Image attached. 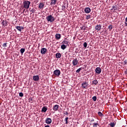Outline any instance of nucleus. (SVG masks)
Returning a JSON list of instances; mask_svg holds the SVG:
<instances>
[{
    "label": "nucleus",
    "mask_w": 127,
    "mask_h": 127,
    "mask_svg": "<svg viewBox=\"0 0 127 127\" xmlns=\"http://www.w3.org/2000/svg\"><path fill=\"white\" fill-rule=\"evenodd\" d=\"M30 1H24L23 3V7L24 8H26V9H28L29 8V5H30Z\"/></svg>",
    "instance_id": "nucleus-1"
},
{
    "label": "nucleus",
    "mask_w": 127,
    "mask_h": 127,
    "mask_svg": "<svg viewBox=\"0 0 127 127\" xmlns=\"http://www.w3.org/2000/svg\"><path fill=\"white\" fill-rule=\"evenodd\" d=\"M46 19L47 21L50 22H53V21H55V18H54V17L52 16L51 15L47 16Z\"/></svg>",
    "instance_id": "nucleus-2"
},
{
    "label": "nucleus",
    "mask_w": 127,
    "mask_h": 127,
    "mask_svg": "<svg viewBox=\"0 0 127 127\" xmlns=\"http://www.w3.org/2000/svg\"><path fill=\"white\" fill-rule=\"evenodd\" d=\"M53 74L57 77H59L61 75V71L59 69H57L54 71Z\"/></svg>",
    "instance_id": "nucleus-3"
},
{
    "label": "nucleus",
    "mask_w": 127,
    "mask_h": 127,
    "mask_svg": "<svg viewBox=\"0 0 127 127\" xmlns=\"http://www.w3.org/2000/svg\"><path fill=\"white\" fill-rule=\"evenodd\" d=\"M88 86H89V84L87 81L83 82L81 84V87L83 89H88Z\"/></svg>",
    "instance_id": "nucleus-4"
},
{
    "label": "nucleus",
    "mask_w": 127,
    "mask_h": 127,
    "mask_svg": "<svg viewBox=\"0 0 127 127\" xmlns=\"http://www.w3.org/2000/svg\"><path fill=\"white\" fill-rule=\"evenodd\" d=\"M78 63H79V61L77 60V58L74 59L72 61V64L73 66H76V65H78Z\"/></svg>",
    "instance_id": "nucleus-5"
},
{
    "label": "nucleus",
    "mask_w": 127,
    "mask_h": 127,
    "mask_svg": "<svg viewBox=\"0 0 127 127\" xmlns=\"http://www.w3.org/2000/svg\"><path fill=\"white\" fill-rule=\"evenodd\" d=\"M95 72L96 73H97V74H101V72H102V69L99 67H96L95 69Z\"/></svg>",
    "instance_id": "nucleus-6"
},
{
    "label": "nucleus",
    "mask_w": 127,
    "mask_h": 127,
    "mask_svg": "<svg viewBox=\"0 0 127 127\" xmlns=\"http://www.w3.org/2000/svg\"><path fill=\"white\" fill-rule=\"evenodd\" d=\"M45 123L48 125H50V124L52 123V120H51L50 118H47L46 119Z\"/></svg>",
    "instance_id": "nucleus-7"
},
{
    "label": "nucleus",
    "mask_w": 127,
    "mask_h": 127,
    "mask_svg": "<svg viewBox=\"0 0 127 127\" xmlns=\"http://www.w3.org/2000/svg\"><path fill=\"white\" fill-rule=\"evenodd\" d=\"M47 52V49L45 48H43L41 49V54H45Z\"/></svg>",
    "instance_id": "nucleus-8"
},
{
    "label": "nucleus",
    "mask_w": 127,
    "mask_h": 127,
    "mask_svg": "<svg viewBox=\"0 0 127 127\" xmlns=\"http://www.w3.org/2000/svg\"><path fill=\"white\" fill-rule=\"evenodd\" d=\"M84 11L85 13H90L91 12V8L90 7H85Z\"/></svg>",
    "instance_id": "nucleus-9"
},
{
    "label": "nucleus",
    "mask_w": 127,
    "mask_h": 127,
    "mask_svg": "<svg viewBox=\"0 0 127 127\" xmlns=\"http://www.w3.org/2000/svg\"><path fill=\"white\" fill-rule=\"evenodd\" d=\"M58 109H59V105H56L53 108V111H55V112H57V111H58Z\"/></svg>",
    "instance_id": "nucleus-10"
},
{
    "label": "nucleus",
    "mask_w": 127,
    "mask_h": 127,
    "mask_svg": "<svg viewBox=\"0 0 127 127\" xmlns=\"http://www.w3.org/2000/svg\"><path fill=\"white\" fill-rule=\"evenodd\" d=\"M33 79L34 81H37L39 80V75H34L33 76Z\"/></svg>",
    "instance_id": "nucleus-11"
},
{
    "label": "nucleus",
    "mask_w": 127,
    "mask_h": 127,
    "mask_svg": "<svg viewBox=\"0 0 127 127\" xmlns=\"http://www.w3.org/2000/svg\"><path fill=\"white\" fill-rule=\"evenodd\" d=\"M102 28V25L101 24H99V25H97L96 26H95V29L96 30H101Z\"/></svg>",
    "instance_id": "nucleus-12"
},
{
    "label": "nucleus",
    "mask_w": 127,
    "mask_h": 127,
    "mask_svg": "<svg viewBox=\"0 0 127 127\" xmlns=\"http://www.w3.org/2000/svg\"><path fill=\"white\" fill-rule=\"evenodd\" d=\"M55 38L57 40H59L60 38H61V34H56L55 35Z\"/></svg>",
    "instance_id": "nucleus-13"
},
{
    "label": "nucleus",
    "mask_w": 127,
    "mask_h": 127,
    "mask_svg": "<svg viewBox=\"0 0 127 127\" xmlns=\"http://www.w3.org/2000/svg\"><path fill=\"white\" fill-rule=\"evenodd\" d=\"M98 83H99V82L98 81V80H97V79H95V80H94L92 81V83H91V85H92V86H94V85H98Z\"/></svg>",
    "instance_id": "nucleus-14"
},
{
    "label": "nucleus",
    "mask_w": 127,
    "mask_h": 127,
    "mask_svg": "<svg viewBox=\"0 0 127 127\" xmlns=\"http://www.w3.org/2000/svg\"><path fill=\"white\" fill-rule=\"evenodd\" d=\"M47 111V107L46 106H44L41 110L42 113H46Z\"/></svg>",
    "instance_id": "nucleus-15"
},
{
    "label": "nucleus",
    "mask_w": 127,
    "mask_h": 127,
    "mask_svg": "<svg viewBox=\"0 0 127 127\" xmlns=\"http://www.w3.org/2000/svg\"><path fill=\"white\" fill-rule=\"evenodd\" d=\"M39 8H40V9H43V8H44V3H40L39 4Z\"/></svg>",
    "instance_id": "nucleus-16"
},
{
    "label": "nucleus",
    "mask_w": 127,
    "mask_h": 127,
    "mask_svg": "<svg viewBox=\"0 0 127 127\" xmlns=\"http://www.w3.org/2000/svg\"><path fill=\"white\" fill-rule=\"evenodd\" d=\"M1 24H2L3 26H7V21L3 20L1 22Z\"/></svg>",
    "instance_id": "nucleus-17"
},
{
    "label": "nucleus",
    "mask_w": 127,
    "mask_h": 127,
    "mask_svg": "<svg viewBox=\"0 0 127 127\" xmlns=\"http://www.w3.org/2000/svg\"><path fill=\"white\" fill-rule=\"evenodd\" d=\"M16 29L18 30V31H20V32H21V30L23 29V27H20L19 26H17L16 27Z\"/></svg>",
    "instance_id": "nucleus-18"
},
{
    "label": "nucleus",
    "mask_w": 127,
    "mask_h": 127,
    "mask_svg": "<svg viewBox=\"0 0 127 127\" xmlns=\"http://www.w3.org/2000/svg\"><path fill=\"white\" fill-rule=\"evenodd\" d=\"M56 57L58 59L61 58V54H60V53H57L56 54Z\"/></svg>",
    "instance_id": "nucleus-19"
},
{
    "label": "nucleus",
    "mask_w": 127,
    "mask_h": 127,
    "mask_svg": "<svg viewBox=\"0 0 127 127\" xmlns=\"http://www.w3.org/2000/svg\"><path fill=\"white\" fill-rule=\"evenodd\" d=\"M69 43V42L66 41V40H64V41H63L62 42V44H66L67 45H68V44Z\"/></svg>",
    "instance_id": "nucleus-20"
},
{
    "label": "nucleus",
    "mask_w": 127,
    "mask_h": 127,
    "mask_svg": "<svg viewBox=\"0 0 127 127\" xmlns=\"http://www.w3.org/2000/svg\"><path fill=\"white\" fill-rule=\"evenodd\" d=\"M61 49H63V50H65V49H66V46L63 44L61 46Z\"/></svg>",
    "instance_id": "nucleus-21"
},
{
    "label": "nucleus",
    "mask_w": 127,
    "mask_h": 127,
    "mask_svg": "<svg viewBox=\"0 0 127 127\" xmlns=\"http://www.w3.org/2000/svg\"><path fill=\"white\" fill-rule=\"evenodd\" d=\"M56 4V0H52V1L51 2V5H52L53 4Z\"/></svg>",
    "instance_id": "nucleus-22"
},
{
    "label": "nucleus",
    "mask_w": 127,
    "mask_h": 127,
    "mask_svg": "<svg viewBox=\"0 0 127 127\" xmlns=\"http://www.w3.org/2000/svg\"><path fill=\"white\" fill-rule=\"evenodd\" d=\"M117 5H114V6H112V10H113V9L114 10H117V9H118V8H117Z\"/></svg>",
    "instance_id": "nucleus-23"
},
{
    "label": "nucleus",
    "mask_w": 127,
    "mask_h": 127,
    "mask_svg": "<svg viewBox=\"0 0 127 127\" xmlns=\"http://www.w3.org/2000/svg\"><path fill=\"white\" fill-rule=\"evenodd\" d=\"M98 115L99 117H104V115L103 114V113H102V112H98Z\"/></svg>",
    "instance_id": "nucleus-24"
},
{
    "label": "nucleus",
    "mask_w": 127,
    "mask_h": 127,
    "mask_svg": "<svg viewBox=\"0 0 127 127\" xmlns=\"http://www.w3.org/2000/svg\"><path fill=\"white\" fill-rule=\"evenodd\" d=\"M24 51H25V49L24 48H22L20 49V53L22 54H23V53H24Z\"/></svg>",
    "instance_id": "nucleus-25"
},
{
    "label": "nucleus",
    "mask_w": 127,
    "mask_h": 127,
    "mask_svg": "<svg viewBox=\"0 0 127 127\" xmlns=\"http://www.w3.org/2000/svg\"><path fill=\"white\" fill-rule=\"evenodd\" d=\"M93 127H97L98 126H99L100 125H99V123H93Z\"/></svg>",
    "instance_id": "nucleus-26"
},
{
    "label": "nucleus",
    "mask_w": 127,
    "mask_h": 127,
    "mask_svg": "<svg viewBox=\"0 0 127 127\" xmlns=\"http://www.w3.org/2000/svg\"><path fill=\"white\" fill-rule=\"evenodd\" d=\"M110 126L111 127H115V126H116V124L115 123H111L110 124Z\"/></svg>",
    "instance_id": "nucleus-27"
},
{
    "label": "nucleus",
    "mask_w": 127,
    "mask_h": 127,
    "mask_svg": "<svg viewBox=\"0 0 127 127\" xmlns=\"http://www.w3.org/2000/svg\"><path fill=\"white\" fill-rule=\"evenodd\" d=\"M68 120H69V118L68 117L65 118L64 119L66 125L68 124Z\"/></svg>",
    "instance_id": "nucleus-28"
},
{
    "label": "nucleus",
    "mask_w": 127,
    "mask_h": 127,
    "mask_svg": "<svg viewBox=\"0 0 127 127\" xmlns=\"http://www.w3.org/2000/svg\"><path fill=\"white\" fill-rule=\"evenodd\" d=\"M108 28H109V29L110 30V31H111V30H112V29H113V25H110L108 26Z\"/></svg>",
    "instance_id": "nucleus-29"
},
{
    "label": "nucleus",
    "mask_w": 127,
    "mask_h": 127,
    "mask_svg": "<svg viewBox=\"0 0 127 127\" xmlns=\"http://www.w3.org/2000/svg\"><path fill=\"white\" fill-rule=\"evenodd\" d=\"M92 100H93L94 102H96V101H97V96H93Z\"/></svg>",
    "instance_id": "nucleus-30"
},
{
    "label": "nucleus",
    "mask_w": 127,
    "mask_h": 127,
    "mask_svg": "<svg viewBox=\"0 0 127 127\" xmlns=\"http://www.w3.org/2000/svg\"><path fill=\"white\" fill-rule=\"evenodd\" d=\"M90 18H91V15H88L86 16V19L88 20L90 19Z\"/></svg>",
    "instance_id": "nucleus-31"
},
{
    "label": "nucleus",
    "mask_w": 127,
    "mask_h": 127,
    "mask_svg": "<svg viewBox=\"0 0 127 127\" xmlns=\"http://www.w3.org/2000/svg\"><path fill=\"white\" fill-rule=\"evenodd\" d=\"M82 70V68H79L77 70H76V73H80V71Z\"/></svg>",
    "instance_id": "nucleus-32"
},
{
    "label": "nucleus",
    "mask_w": 127,
    "mask_h": 127,
    "mask_svg": "<svg viewBox=\"0 0 127 127\" xmlns=\"http://www.w3.org/2000/svg\"><path fill=\"white\" fill-rule=\"evenodd\" d=\"M88 44H87V43L84 42L83 44V46L85 48H87V46Z\"/></svg>",
    "instance_id": "nucleus-33"
},
{
    "label": "nucleus",
    "mask_w": 127,
    "mask_h": 127,
    "mask_svg": "<svg viewBox=\"0 0 127 127\" xmlns=\"http://www.w3.org/2000/svg\"><path fill=\"white\" fill-rule=\"evenodd\" d=\"M7 43H5L2 44V47H6L7 46L6 45Z\"/></svg>",
    "instance_id": "nucleus-34"
},
{
    "label": "nucleus",
    "mask_w": 127,
    "mask_h": 127,
    "mask_svg": "<svg viewBox=\"0 0 127 127\" xmlns=\"http://www.w3.org/2000/svg\"><path fill=\"white\" fill-rule=\"evenodd\" d=\"M30 11L32 12V13H34L35 11H36V10L34 9H32L31 10H30Z\"/></svg>",
    "instance_id": "nucleus-35"
},
{
    "label": "nucleus",
    "mask_w": 127,
    "mask_h": 127,
    "mask_svg": "<svg viewBox=\"0 0 127 127\" xmlns=\"http://www.w3.org/2000/svg\"><path fill=\"white\" fill-rule=\"evenodd\" d=\"M19 97H23V93L22 92H20L19 94Z\"/></svg>",
    "instance_id": "nucleus-36"
},
{
    "label": "nucleus",
    "mask_w": 127,
    "mask_h": 127,
    "mask_svg": "<svg viewBox=\"0 0 127 127\" xmlns=\"http://www.w3.org/2000/svg\"><path fill=\"white\" fill-rule=\"evenodd\" d=\"M126 64H127V60H125L124 61V65H126Z\"/></svg>",
    "instance_id": "nucleus-37"
},
{
    "label": "nucleus",
    "mask_w": 127,
    "mask_h": 127,
    "mask_svg": "<svg viewBox=\"0 0 127 127\" xmlns=\"http://www.w3.org/2000/svg\"><path fill=\"white\" fill-rule=\"evenodd\" d=\"M65 8H66V7L64 5L62 6L63 9H65Z\"/></svg>",
    "instance_id": "nucleus-38"
},
{
    "label": "nucleus",
    "mask_w": 127,
    "mask_h": 127,
    "mask_svg": "<svg viewBox=\"0 0 127 127\" xmlns=\"http://www.w3.org/2000/svg\"><path fill=\"white\" fill-rule=\"evenodd\" d=\"M64 115H69V113H68V112H65V113H64Z\"/></svg>",
    "instance_id": "nucleus-39"
},
{
    "label": "nucleus",
    "mask_w": 127,
    "mask_h": 127,
    "mask_svg": "<svg viewBox=\"0 0 127 127\" xmlns=\"http://www.w3.org/2000/svg\"><path fill=\"white\" fill-rule=\"evenodd\" d=\"M125 26H127V22L125 21Z\"/></svg>",
    "instance_id": "nucleus-40"
},
{
    "label": "nucleus",
    "mask_w": 127,
    "mask_h": 127,
    "mask_svg": "<svg viewBox=\"0 0 127 127\" xmlns=\"http://www.w3.org/2000/svg\"><path fill=\"white\" fill-rule=\"evenodd\" d=\"M45 127H50V126L49 125H47V126H45Z\"/></svg>",
    "instance_id": "nucleus-41"
},
{
    "label": "nucleus",
    "mask_w": 127,
    "mask_h": 127,
    "mask_svg": "<svg viewBox=\"0 0 127 127\" xmlns=\"http://www.w3.org/2000/svg\"><path fill=\"white\" fill-rule=\"evenodd\" d=\"M38 0H35V2H38Z\"/></svg>",
    "instance_id": "nucleus-42"
},
{
    "label": "nucleus",
    "mask_w": 127,
    "mask_h": 127,
    "mask_svg": "<svg viewBox=\"0 0 127 127\" xmlns=\"http://www.w3.org/2000/svg\"><path fill=\"white\" fill-rule=\"evenodd\" d=\"M94 119H91V120L90 121V122H94Z\"/></svg>",
    "instance_id": "nucleus-43"
},
{
    "label": "nucleus",
    "mask_w": 127,
    "mask_h": 127,
    "mask_svg": "<svg viewBox=\"0 0 127 127\" xmlns=\"http://www.w3.org/2000/svg\"><path fill=\"white\" fill-rule=\"evenodd\" d=\"M125 74H126V75H127V70L125 71Z\"/></svg>",
    "instance_id": "nucleus-44"
},
{
    "label": "nucleus",
    "mask_w": 127,
    "mask_h": 127,
    "mask_svg": "<svg viewBox=\"0 0 127 127\" xmlns=\"http://www.w3.org/2000/svg\"><path fill=\"white\" fill-rule=\"evenodd\" d=\"M25 11V9H24L23 10V12H24V11Z\"/></svg>",
    "instance_id": "nucleus-45"
},
{
    "label": "nucleus",
    "mask_w": 127,
    "mask_h": 127,
    "mask_svg": "<svg viewBox=\"0 0 127 127\" xmlns=\"http://www.w3.org/2000/svg\"><path fill=\"white\" fill-rule=\"evenodd\" d=\"M126 71H127V69H126Z\"/></svg>",
    "instance_id": "nucleus-46"
}]
</instances>
